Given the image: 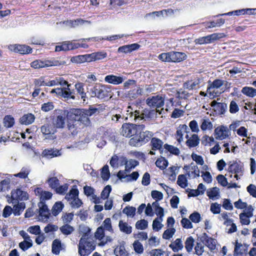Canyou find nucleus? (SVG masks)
<instances>
[{
  "instance_id": "7",
  "label": "nucleus",
  "mask_w": 256,
  "mask_h": 256,
  "mask_svg": "<svg viewBox=\"0 0 256 256\" xmlns=\"http://www.w3.org/2000/svg\"><path fill=\"white\" fill-rule=\"evenodd\" d=\"M60 64V63L58 60H36L31 62L30 66L32 68L36 69L51 66H58Z\"/></svg>"
},
{
  "instance_id": "27",
  "label": "nucleus",
  "mask_w": 256,
  "mask_h": 256,
  "mask_svg": "<svg viewBox=\"0 0 256 256\" xmlns=\"http://www.w3.org/2000/svg\"><path fill=\"white\" fill-rule=\"evenodd\" d=\"M200 140L196 134H193L186 142V145L189 148H194L198 146L200 144Z\"/></svg>"
},
{
  "instance_id": "22",
  "label": "nucleus",
  "mask_w": 256,
  "mask_h": 256,
  "mask_svg": "<svg viewBox=\"0 0 256 256\" xmlns=\"http://www.w3.org/2000/svg\"><path fill=\"white\" fill-rule=\"evenodd\" d=\"M211 106L213 107V110L216 114H224L226 110V106L224 103L218 102L216 100L212 102Z\"/></svg>"
},
{
  "instance_id": "34",
  "label": "nucleus",
  "mask_w": 256,
  "mask_h": 256,
  "mask_svg": "<svg viewBox=\"0 0 256 256\" xmlns=\"http://www.w3.org/2000/svg\"><path fill=\"white\" fill-rule=\"evenodd\" d=\"M26 208V204L24 202H18L13 208V214L14 216H20Z\"/></svg>"
},
{
  "instance_id": "48",
  "label": "nucleus",
  "mask_w": 256,
  "mask_h": 256,
  "mask_svg": "<svg viewBox=\"0 0 256 256\" xmlns=\"http://www.w3.org/2000/svg\"><path fill=\"white\" fill-rule=\"evenodd\" d=\"M30 172V170H28L27 168L23 167L20 172L16 174H14V176L16 178H19L22 179H26L28 178V175Z\"/></svg>"
},
{
  "instance_id": "42",
  "label": "nucleus",
  "mask_w": 256,
  "mask_h": 256,
  "mask_svg": "<svg viewBox=\"0 0 256 256\" xmlns=\"http://www.w3.org/2000/svg\"><path fill=\"white\" fill-rule=\"evenodd\" d=\"M4 126L8 128H12L14 124V119L10 115H6L4 118Z\"/></svg>"
},
{
  "instance_id": "18",
  "label": "nucleus",
  "mask_w": 256,
  "mask_h": 256,
  "mask_svg": "<svg viewBox=\"0 0 256 256\" xmlns=\"http://www.w3.org/2000/svg\"><path fill=\"white\" fill-rule=\"evenodd\" d=\"M35 194L36 196H40L41 201L43 202L46 200H48L52 198V194L48 191L43 190L41 188L37 187L34 190Z\"/></svg>"
},
{
  "instance_id": "16",
  "label": "nucleus",
  "mask_w": 256,
  "mask_h": 256,
  "mask_svg": "<svg viewBox=\"0 0 256 256\" xmlns=\"http://www.w3.org/2000/svg\"><path fill=\"white\" fill-rule=\"evenodd\" d=\"M248 246L246 244H242L236 241L234 249V256H247Z\"/></svg>"
},
{
  "instance_id": "53",
  "label": "nucleus",
  "mask_w": 256,
  "mask_h": 256,
  "mask_svg": "<svg viewBox=\"0 0 256 256\" xmlns=\"http://www.w3.org/2000/svg\"><path fill=\"white\" fill-rule=\"evenodd\" d=\"M68 184H64L62 186H58L54 190V191L56 194L61 195H64L68 190Z\"/></svg>"
},
{
  "instance_id": "12",
  "label": "nucleus",
  "mask_w": 256,
  "mask_h": 256,
  "mask_svg": "<svg viewBox=\"0 0 256 256\" xmlns=\"http://www.w3.org/2000/svg\"><path fill=\"white\" fill-rule=\"evenodd\" d=\"M228 84L226 80H222L221 79H215L212 82L208 81L207 87L206 92L210 94V96L214 95V92H212V89H218L222 86L224 83Z\"/></svg>"
},
{
  "instance_id": "10",
  "label": "nucleus",
  "mask_w": 256,
  "mask_h": 256,
  "mask_svg": "<svg viewBox=\"0 0 256 256\" xmlns=\"http://www.w3.org/2000/svg\"><path fill=\"white\" fill-rule=\"evenodd\" d=\"M12 200L14 202L20 200H26L28 199V194L27 192L22 190L20 188L13 190L11 192Z\"/></svg>"
},
{
  "instance_id": "6",
  "label": "nucleus",
  "mask_w": 256,
  "mask_h": 256,
  "mask_svg": "<svg viewBox=\"0 0 256 256\" xmlns=\"http://www.w3.org/2000/svg\"><path fill=\"white\" fill-rule=\"evenodd\" d=\"M108 92L106 88L101 84H96L91 89L92 97H97L98 98H104L108 96Z\"/></svg>"
},
{
  "instance_id": "25",
  "label": "nucleus",
  "mask_w": 256,
  "mask_h": 256,
  "mask_svg": "<svg viewBox=\"0 0 256 256\" xmlns=\"http://www.w3.org/2000/svg\"><path fill=\"white\" fill-rule=\"evenodd\" d=\"M216 138L222 140L228 136L226 128L222 126L215 129Z\"/></svg>"
},
{
  "instance_id": "61",
  "label": "nucleus",
  "mask_w": 256,
  "mask_h": 256,
  "mask_svg": "<svg viewBox=\"0 0 256 256\" xmlns=\"http://www.w3.org/2000/svg\"><path fill=\"white\" fill-rule=\"evenodd\" d=\"M252 216H249L248 215H246L244 214V212H242L240 214V222L242 224L244 225H248L250 223V218Z\"/></svg>"
},
{
  "instance_id": "45",
  "label": "nucleus",
  "mask_w": 256,
  "mask_h": 256,
  "mask_svg": "<svg viewBox=\"0 0 256 256\" xmlns=\"http://www.w3.org/2000/svg\"><path fill=\"white\" fill-rule=\"evenodd\" d=\"M136 208L132 206H126L122 210V212L128 216L134 217L136 214Z\"/></svg>"
},
{
  "instance_id": "5",
  "label": "nucleus",
  "mask_w": 256,
  "mask_h": 256,
  "mask_svg": "<svg viewBox=\"0 0 256 256\" xmlns=\"http://www.w3.org/2000/svg\"><path fill=\"white\" fill-rule=\"evenodd\" d=\"M82 112L80 109L73 108L70 110H65V116L67 122H81L82 120Z\"/></svg>"
},
{
  "instance_id": "51",
  "label": "nucleus",
  "mask_w": 256,
  "mask_h": 256,
  "mask_svg": "<svg viewBox=\"0 0 256 256\" xmlns=\"http://www.w3.org/2000/svg\"><path fill=\"white\" fill-rule=\"evenodd\" d=\"M92 54L94 56V61L102 60L107 56V53L104 51H100L92 52Z\"/></svg>"
},
{
  "instance_id": "41",
  "label": "nucleus",
  "mask_w": 256,
  "mask_h": 256,
  "mask_svg": "<svg viewBox=\"0 0 256 256\" xmlns=\"http://www.w3.org/2000/svg\"><path fill=\"white\" fill-rule=\"evenodd\" d=\"M156 165L160 170H164L167 167L168 165V161L164 158L162 157L156 160Z\"/></svg>"
},
{
  "instance_id": "47",
  "label": "nucleus",
  "mask_w": 256,
  "mask_h": 256,
  "mask_svg": "<svg viewBox=\"0 0 256 256\" xmlns=\"http://www.w3.org/2000/svg\"><path fill=\"white\" fill-rule=\"evenodd\" d=\"M177 184L182 188L188 186V180L184 174H180L178 176Z\"/></svg>"
},
{
  "instance_id": "50",
  "label": "nucleus",
  "mask_w": 256,
  "mask_h": 256,
  "mask_svg": "<svg viewBox=\"0 0 256 256\" xmlns=\"http://www.w3.org/2000/svg\"><path fill=\"white\" fill-rule=\"evenodd\" d=\"M101 177L104 180H108L109 179L110 172L108 165H105L102 167L101 172Z\"/></svg>"
},
{
  "instance_id": "43",
  "label": "nucleus",
  "mask_w": 256,
  "mask_h": 256,
  "mask_svg": "<svg viewBox=\"0 0 256 256\" xmlns=\"http://www.w3.org/2000/svg\"><path fill=\"white\" fill-rule=\"evenodd\" d=\"M194 240L192 236L187 238L185 242V248L188 252H192L194 246Z\"/></svg>"
},
{
  "instance_id": "56",
  "label": "nucleus",
  "mask_w": 256,
  "mask_h": 256,
  "mask_svg": "<svg viewBox=\"0 0 256 256\" xmlns=\"http://www.w3.org/2000/svg\"><path fill=\"white\" fill-rule=\"evenodd\" d=\"M76 122H67V128L71 132L72 136H75L78 134Z\"/></svg>"
},
{
  "instance_id": "8",
  "label": "nucleus",
  "mask_w": 256,
  "mask_h": 256,
  "mask_svg": "<svg viewBox=\"0 0 256 256\" xmlns=\"http://www.w3.org/2000/svg\"><path fill=\"white\" fill-rule=\"evenodd\" d=\"M228 165V170L229 172L242 175L244 168L242 164L240 161L230 162Z\"/></svg>"
},
{
  "instance_id": "37",
  "label": "nucleus",
  "mask_w": 256,
  "mask_h": 256,
  "mask_svg": "<svg viewBox=\"0 0 256 256\" xmlns=\"http://www.w3.org/2000/svg\"><path fill=\"white\" fill-rule=\"evenodd\" d=\"M52 252L55 254H58L61 250V242L58 239L54 240L52 243Z\"/></svg>"
},
{
  "instance_id": "62",
  "label": "nucleus",
  "mask_w": 256,
  "mask_h": 256,
  "mask_svg": "<svg viewBox=\"0 0 256 256\" xmlns=\"http://www.w3.org/2000/svg\"><path fill=\"white\" fill-rule=\"evenodd\" d=\"M219 194V189L216 187L213 188L210 191L207 192V196L210 199H213Z\"/></svg>"
},
{
  "instance_id": "14",
  "label": "nucleus",
  "mask_w": 256,
  "mask_h": 256,
  "mask_svg": "<svg viewBox=\"0 0 256 256\" xmlns=\"http://www.w3.org/2000/svg\"><path fill=\"white\" fill-rule=\"evenodd\" d=\"M134 124H124L121 128V134L126 138L134 136L135 130Z\"/></svg>"
},
{
  "instance_id": "49",
  "label": "nucleus",
  "mask_w": 256,
  "mask_h": 256,
  "mask_svg": "<svg viewBox=\"0 0 256 256\" xmlns=\"http://www.w3.org/2000/svg\"><path fill=\"white\" fill-rule=\"evenodd\" d=\"M136 228L138 230H144L148 226V222L144 219L137 221L136 223Z\"/></svg>"
},
{
  "instance_id": "52",
  "label": "nucleus",
  "mask_w": 256,
  "mask_h": 256,
  "mask_svg": "<svg viewBox=\"0 0 256 256\" xmlns=\"http://www.w3.org/2000/svg\"><path fill=\"white\" fill-rule=\"evenodd\" d=\"M132 245L136 253L141 254L144 252V246L138 240H135Z\"/></svg>"
},
{
  "instance_id": "44",
  "label": "nucleus",
  "mask_w": 256,
  "mask_h": 256,
  "mask_svg": "<svg viewBox=\"0 0 256 256\" xmlns=\"http://www.w3.org/2000/svg\"><path fill=\"white\" fill-rule=\"evenodd\" d=\"M114 254L116 256H129V254L126 250L124 247L122 246L116 247L114 250Z\"/></svg>"
},
{
  "instance_id": "54",
  "label": "nucleus",
  "mask_w": 256,
  "mask_h": 256,
  "mask_svg": "<svg viewBox=\"0 0 256 256\" xmlns=\"http://www.w3.org/2000/svg\"><path fill=\"white\" fill-rule=\"evenodd\" d=\"M111 191H112V188H111L110 186L107 185L106 186L101 192V194H100L101 198L103 200L108 199Z\"/></svg>"
},
{
  "instance_id": "28",
  "label": "nucleus",
  "mask_w": 256,
  "mask_h": 256,
  "mask_svg": "<svg viewBox=\"0 0 256 256\" xmlns=\"http://www.w3.org/2000/svg\"><path fill=\"white\" fill-rule=\"evenodd\" d=\"M79 191L76 185L72 186L70 192L67 193L65 196V198L68 201L70 202L72 200L76 198L78 196Z\"/></svg>"
},
{
  "instance_id": "55",
  "label": "nucleus",
  "mask_w": 256,
  "mask_h": 256,
  "mask_svg": "<svg viewBox=\"0 0 256 256\" xmlns=\"http://www.w3.org/2000/svg\"><path fill=\"white\" fill-rule=\"evenodd\" d=\"M103 228L104 230H108L110 232H114V230L112 226L111 220L110 218H106L102 223Z\"/></svg>"
},
{
  "instance_id": "13",
  "label": "nucleus",
  "mask_w": 256,
  "mask_h": 256,
  "mask_svg": "<svg viewBox=\"0 0 256 256\" xmlns=\"http://www.w3.org/2000/svg\"><path fill=\"white\" fill-rule=\"evenodd\" d=\"M164 98L160 96H154L146 100L148 106L152 108H160L164 105Z\"/></svg>"
},
{
  "instance_id": "33",
  "label": "nucleus",
  "mask_w": 256,
  "mask_h": 256,
  "mask_svg": "<svg viewBox=\"0 0 256 256\" xmlns=\"http://www.w3.org/2000/svg\"><path fill=\"white\" fill-rule=\"evenodd\" d=\"M46 182L48 184L49 187L54 190L60 185V180L56 176L48 178Z\"/></svg>"
},
{
  "instance_id": "58",
  "label": "nucleus",
  "mask_w": 256,
  "mask_h": 256,
  "mask_svg": "<svg viewBox=\"0 0 256 256\" xmlns=\"http://www.w3.org/2000/svg\"><path fill=\"white\" fill-rule=\"evenodd\" d=\"M54 108V103L48 102L42 104L41 110L44 112H48L52 110Z\"/></svg>"
},
{
  "instance_id": "15",
  "label": "nucleus",
  "mask_w": 256,
  "mask_h": 256,
  "mask_svg": "<svg viewBox=\"0 0 256 256\" xmlns=\"http://www.w3.org/2000/svg\"><path fill=\"white\" fill-rule=\"evenodd\" d=\"M201 242L206 245L210 250H214L216 248L215 240L209 236L206 233H204L200 238Z\"/></svg>"
},
{
  "instance_id": "64",
  "label": "nucleus",
  "mask_w": 256,
  "mask_h": 256,
  "mask_svg": "<svg viewBox=\"0 0 256 256\" xmlns=\"http://www.w3.org/2000/svg\"><path fill=\"white\" fill-rule=\"evenodd\" d=\"M152 256H168V254L165 252L162 249L153 250L151 252Z\"/></svg>"
},
{
  "instance_id": "63",
  "label": "nucleus",
  "mask_w": 256,
  "mask_h": 256,
  "mask_svg": "<svg viewBox=\"0 0 256 256\" xmlns=\"http://www.w3.org/2000/svg\"><path fill=\"white\" fill-rule=\"evenodd\" d=\"M190 220L194 223H198L200 221V214L196 212H195L190 214L189 216Z\"/></svg>"
},
{
  "instance_id": "1",
  "label": "nucleus",
  "mask_w": 256,
  "mask_h": 256,
  "mask_svg": "<svg viewBox=\"0 0 256 256\" xmlns=\"http://www.w3.org/2000/svg\"><path fill=\"white\" fill-rule=\"evenodd\" d=\"M135 134L128 142L130 146L134 147H140L148 142L154 136L152 132L146 130L144 124H134Z\"/></svg>"
},
{
  "instance_id": "46",
  "label": "nucleus",
  "mask_w": 256,
  "mask_h": 256,
  "mask_svg": "<svg viewBox=\"0 0 256 256\" xmlns=\"http://www.w3.org/2000/svg\"><path fill=\"white\" fill-rule=\"evenodd\" d=\"M139 164V162L135 160L130 159L128 160V162L126 166H125V172H130L136 166Z\"/></svg>"
},
{
  "instance_id": "59",
  "label": "nucleus",
  "mask_w": 256,
  "mask_h": 256,
  "mask_svg": "<svg viewBox=\"0 0 256 256\" xmlns=\"http://www.w3.org/2000/svg\"><path fill=\"white\" fill-rule=\"evenodd\" d=\"M176 230L174 228L166 230L162 234V238L165 240H169L172 237Z\"/></svg>"
},
{
  "instance_id": "39",
  "label": "nucleus",
  "mask_w": 256,
  "mask_h": 256,
  "mask_svg": "<svg viewBox=\"0 0 256 256\" xmlns=\"http://www.w3.org/2000/svg\"><path fill=\"white\" fill-rule=\"evenodd\" d=\"M152 206L154 208L156 214L160 218L163 217L164 216V210L162 207L160 206L158 202L157 201L154 202H152Z\"/></svg>"
},
{
  "instance_id": "3",
  "label": "nucleus",
  "mask_w": 256,
  "mask_h": 256,
  "mask_svg": "<svg viewBox=\"0 0 256 256\" xmlns=\"http://www.w3.org/2000/svg\"><path fill=\"white\" fill-rule=\"evenodd\" d=\"M84 236H82L78 245V252L80 256H88L96 248L94 242L88 241Z\"/></svg>"
},
{
  "instance_id": "40",
  "label": "nucleus",
  "mask_w": 256,
  "mask_h": 256,
  "mask_svg": "<svg viewBox=\"0 0 256 256\" xmlns=\"http://www.w3.org/2000/svg\"><path fill=\"white\" fill-rule=\"evenodd\" d=\"M60 229L62 234L66 236L71 234L74 231V228L67 224L62 226Z\"/></svg>"
},
{
  "instance_id": "60",
  "label": "nucleus",
  "mask_w": 256,
  "mask_h": 256,
  "mask_svg": "<svg viewBox=\"0 0 256 256\" xmlns=\"http://www.w3.org/2000/svg\"><path fill=\"white\" fill-rule=\"evenodd\" d=\"M32 246V241L24 240L19 244L20 248L24 251H26Z\"/></svg>"
},
{
  "instance_id": "20",
  "label": "nucleus",
  "mask_w": 256,
  "mask_h": 256,
  "mask_svg": "<svg viewBox=\"0 0 256 256\" xmlns=\"http://www.w3.org/2000/svg\"><path fill=\"white\" fill-rule=\"evenodd\" d=\"M13 50L14 52H18L22 54H26L32 52V48L25 44H16L13 46Z\"/></svg>"
},
{
  "instance_id": "17",
  "label": "nucleus",
  "mask_w": 256,
  "mask_h": 256,
  "mask_svg": "<svg viewBox=\"0 0 256 256\" xmlns=\"http://www.w3.org/2000/svg\"><path fill=\"white\" fill-rule=\"evenodd\" d=\"M150 146L152 150H159L160 153L163 152L164 142L160 139L156 137H152L150 138Z\"/></svg>"
},
{
  "instance_id": "38",
  "label": "nucleus",
  "mask_w": 256,
  "mask_h": 256,
  "mask_svg": "<svg viewBox=\"0 0 256 256\" xmlns=\"http://www.w3.org/2000/svg\"><path fill=\"white\" fill-rule=\"evenodd\" d=\"M164 148L172 154L178 156L180 154V150L172 145L166 144L164 145Z\"/></svg>"
},
{
  "instance_id": "9",
  "label": "nucleus",
  "mask_w": 256,
  "mask_h": 256,
  "mask_svg": "<svg viewBox=\"0 0 256 256\" xmlns=\"http://www.w3.org/2000/svg\"><path fill=\"white\" fill-rule=\"evenodd\" d=\"M56 128L54 126L48 124L42 126L40 130L42 134L44 136L46 139L54 140L56 138L54 134L56 132Z\"/></svg>"
},
{
  "instance_id": "11",
  "label": "nucleus",
  "mask_w": 256,
  "mask_h": 256,
  "mask_svg": "<svg viewBox=\"0 0 256 256\" xmlns=\"http://www.w3.org/2000/svg\"><path fill=\"white\" fill-rule=\"evenodd\" d=\"M39 207L38 218L40 220L46 221L49 218L50 212L47 205L44 202H40L38 204Z\"/></svg>"
},
{
  "instance_id": "57",
  "label": "nucleus",
  "mask_w": 256,
  "mask_h": 256,
  "mask_svg": "<svg viewBox=\"0 0 256 256\" xmlns=\"http://www.w3.org/2000/svg\"><path fill=\"white\" fill-rule=\"evenodd\" d=\"M69 202L71 207L74 208H78L83 204L82 200L78 198V196Z\"/></svg>"
},
{
  "instance_id": "30",
  "label": "nucleus",
  "mask_w": 256,
  "mask_h": 256,
  "mask_svg": "<svg viewBox=\"0 0 256 256\" xmlns=\"http://www.w3.org/2000/svg\"><path fill=\"white\" fill-rule=\"evenodd\" d=\"M35 120L34 116L30 113L24 114L20 118V122L22 124L28 125L32 124Z\"/></svg>"
},
{
  "instance_id": "24",
  "label": "nucleus",
  "mask_w": 256,
  "mask_h": 256,
  "mask_svg": "<svg viewBox=\"0 0 256 256\" xmlns=\"http://www.w3.org/2000/svg\"><path fill=\"white\" fill-rule=\"evenodd\" d=\"M104 80L109 84L117 85L122 84L124 79L122 76L110 74L105 77Z\"/></svg>"
},
{
  "instance_id": "31",
  "label": "nucleus",
  "mask_w": 256,
  "mask_h": 256,
  "mask_svg": "<svg viewBox=\"0 0 256 256\" xmlns=\"http://www.w3.org/2000/svg\"><path fill=\"white\" fill-rule=\"evenodd\" d=\"M169 247L172 249L174 252H176L182 250L184 248V246L181 239L176 238L169 245Z\"/></svg>"
},
{
  "instance_id": "29",
  "label": "nucleus",
  "mask_w": 256,
  "mask_h": 256,
  "mask_svg": "<svg viewBox=\"0 0 256 256\" xmlns=\"http://www.w3.org/2000/svg\"><path fill=\"white\" fill-rule=\"evenodd\" d=\"M118 228L121 232L127 234H130L132 232V227L126 222L120 220L118 223Z\"/></svg>"
},
{
  "instance_id": "19",
  "label": "nucleus",
  "mask_w": 256,
  "mask_h": 256,
  "mask_svg": "<svg viewBox=\"0 0 256 256\" xmlns=\"http://www.w3.org/2000/svg\"><path fill=\"white\" fill-rule=\"evenodd\" d=\"M61 155V152L55 148H46L42 152V156L47 158H52Z\"/></svg>"
},
{
  "instance_id": "36",
  "label": "nucleus",
  "mask_w": 256,
  "mask_h": 256,
  "mask_svg": "<svg viewBox=\"0 0 256 256\" xmlns=\"http://www.w3.org/2000/svg\"><path fill=\"white\" fill-rule=\"evenodd\" d=\"M242 92L250 98H254L256 96V89L250 86H244L242 90Z\"/></svg>"
},
{
  "instance_id": "23",
  "label": "nucleus",
  "mask_w": 256,
  "mask_h": 256,
  "mask_svg": "<svg viewBox=\"0 0 256 256\" xmlns=\"http://www.w3.org/2000/svg\"><path fill=\"white\" fill-rule=\"evenodd\" d=\"M218 38L217 34H213L206 36L200 38L196 40H197L196 43L200 44H210Z\"/></svg>"
},
{
  "instance_id": "32",
  "label": "nucleus",
  "mask_w": 256,
  "mask_h": 256,
  "mask_svg": "<svg viewBox=\"0 0 256 256\" xmlns=\"http://www.w3.org/2000/svg\"><path fill=\"white\" fill-rule=\"evenodd\" d=\"M64 208V204L62 202L58 201L55 202L52 209L53 216H58L62 212Z\"/></svg>"
},
{
  "instance_id": "4",
  "label": "nucleus",
  "mask_w": 256,
  "mask_h": 256,
  "mask_svg": "<svg viewBox=\"0 0 256 256\" xmlns=\"http://www.w3.org/2000/svg\"><path fill=\"white\" fill-rule=\"evenodd\" d=\"M54 115L52 118V124L55 128L61 129L66 126L65 110L56 109L54 110Z\"/></svg>"
},
{
  "instance_id": "35",
  "label": "nucleus",
  "mask_w": 256,
  "mask_h": 256,
  "mask_svg": "<svg viewBox=\"0 0 256 256\" xmlns=\"http://www.w3.org/2000/svg\"><path fill=\"white\" fill-rule=\"evenodd\" d=\"M84 84L82 82H78L75 84V88L78 94H79L81 98L85 101L86 97V92L84 90Z\"/></svg>"
},
{
  "instance_id": "26",
  "label": "nucleus",
  "mask_w": 256,
  "mask_h": 256,
  "mask_svg": "<svg viewBox=\"0 0 256 256\" xmlns=\"http://www.w3.org/2000/svg\"><path fill=\"white\" fill-rule=\"evenodd\" d=\"M95 237L96 239L101 240L98 244V246H104L107 242L106 241L102 240L104 237V230L102 226L98 227L94 234Z\"/></svg>"
},
{
  "instance_id": "21",
  "label": "nucleus",
  "mask_w": 256,
  "mask_h": 256,
  "mask_svg": "<svg viewBox=\"0 0 256 256\" xmlns=\"http://www.w3.org/2000/svg\"><path fill=\"white\" fill-rule=\"evenodd\" d=\"M74 41H64L61 43L60 45L56 46L55 52L68 51L74 50Z\"/></svg>"
},
{
  "instance_id": "2",
  "label": "nucleus",
  "mask_w": 256,
  "mask_h": 256,
  "mask_svg": "<svg viewBox=\"0 0 256 256\" xmlns=\"http://www.w3.org/2000/svg\"><path fill=\"white\" fill-rule=\"evenodd\" d=\"M158 58L164 62H180L186 58L184 52L172 51L168 52L162 53L158 56Z\"/></svg>"
}]
</instances>
